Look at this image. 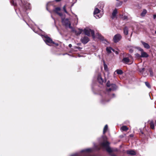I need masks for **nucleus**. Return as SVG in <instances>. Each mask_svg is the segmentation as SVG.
Segmentation results:
<instances>
[{
	"instance_id": "nucleus-23",
	"label": "nucleus",
	"mask_w": 156,
	"mask_h": 156,
	"mask_svg": "<svg viewBox=\"0 0 156 156\" xmlns=\"http://www.w3.org/2000/svg\"><path fill=\"white\" fill-rule=\"evenodd\" d=\"M150 124L151 128L153 129H154V122L153 121H151L150 122Z\"/></svg>"
},
{
	"instance_id": "nucleus-43",
	"label": "nucleus",
	"mask_w": 156,
	"mask_h": 156,
	"mask_svg": "<svg viewBox=\"0 0 156 156\" xmlns=\"http://www.w3.org/2000/svg\"><path fill=\"white\" fill-rule=\"evenodd\" d=\"M51 18L54 20V21H55V19H54L53 17H52V15H51Z\"/></svg>"
},
{
	"instance_id": "nucleus-2",
	"label": "nucleus",
	"mask_w": 156,
	"mask_h": 156,
	"mask_svg": "<svg viewBox=\"0 0 156 156\" xmlns=\"http://www.w3.org/2000/svg\"><path fill=\"white\" fill-rule=\"evenodd\" d=\"M103 7V4L102 3H99L95 8L94 12V15L96 19L100 18L102 16V15L99 13L100 10L98 8H99L101 9Z\"/></svg>"
},
{
	"instance_id": "nucleus-18",
	"label": "nucleus",
	"mask_w": 156,
	"mask_h": 156,
	"mask_svg": "<svg viewBox=\"0 0 156 156\" xmlns=\"http://www.w3.org/2000/svg\"><path fill=\"white\" fill-rule=\"evenodd\" d=\"M147 13V10L145 9H144L143 10V11L140 14L141 16L142 17H144L145 16L146 14Z\"/></svg>"
},
{
	"instance_id": "nucleus-24",
	"label": "nucleus",
	"mask_w": 156,
	"mask_h": 156,
	"mask_svg": "<svg viewBox=\"0 0 156 156\" xmlns=\"http://www.w3.org/2000/svg\"><path fill=\"white\" fill-rule=\"evenodd\" d=\"M108 125H106L105 126L104 128L103 131V133L104 134L105 133H106V132L107 131V129H108Z\"/></svg>"
},
{
	"instance_id": "nucleus-10",
	"label": "nucleus",
	"mask_w": 156,
	"mask_h": 156,
	"mask_svg": "<svg viewBox=\"0 0 156 156\" xmlns=\"http://www.w3.org/2000/svg\"><path fill=\"white\" fill-rule=\"evenodd\" d=\"M61 10V8L60 7H57L55 8L54 10V11L57 14L61 17L63 16V15L62 13L59 12Z\"/></svg>"
},
{
	"instance_id": "nucleus-12",
	"label": "nucleus",
	"mask_w": 156,
	"mask_h": 156,
	"mask_svg": "<svg viewBox=\"0 0 156 156\" xmlns=\"http://www.w3.org/2000/svg\"><path fill=\"white\" fill-rule=\"evenodd\" d=\"M141 42L144 48L147 49H148L150 48V46L148 44L146 43L143 41H141Z\"/></svg>"
},
{
	"instance_id": "nucleus-17",
	"label": "nucleus",
	"mask_w": 156,
	"mask_h": 156,
	"mask_svg": "<svg viewBox=\"0 0 156 156\" xmlns=\"http://www.w3.org/2000/svg\"><path fill=\"white\" fill-rule=\"evenodd\" d=\"M117 13V9H115L113 11L112 13V18L113 19H114V18L115 17Z\"/></svg>"
},
{
	"instance_id": "nucleus-4",
	"label": "nucleus",
	"mask_w": 156,
	"mask_h": 156,
	"mask_svg": "<svg viewBox=\"0 0 156 156\" xmlns=\"http://www.w3.org/2000/svg\"><path fill=\"white\" fill-rule=\"evenodd\" d=\"M85 34L88 36H90L91 34L93 38L95 37L94 32L93 30H91L89 28H85L83 30Z\"/></svg>"
},
{
	"instance_id": "nucleus-7",
	"label": "nucleus",
	"mask_w": 156,
	"mask_h": 156,
	"mask_svg": "<svg viewBox=\"0 0 156 156\" xmlns=\"http://www.w3.org/2000/svg\"><path fill=\"white\" fill-rule=\"evenodd\" d=\"M122 38L121 36L119 34H116L113 37V41L115 43L118 42Z\"/></svg>"
},
{
	"instance_id": "nucleus-13",
	"label": "nucleus",
	"mask_w": 156,
	"mask_h": 156,
	"mask_svg": "<svg viewBox=\"0 0 156 156\" xmlns=\"http://www.w3.org/2000/svg\"><path fill=\"white\" fill-rule=\"evenodd\" d=\"M97 80L98 82L101 84H102L104 80L102 79L100 74H98L97 77Z\"/></svg>"
},
{
	"instance_id": "nucleus-36",
	"label": "nucleus",
	"mask_w": 156,
	"mask_h": 156,
	"mask_svg": "<svg viewBox=\"0 0 156 156\" xmlns=\"http://www.w3.org/2000/svg\"><path fill=\"white\" fill-rule=\"evenodd\" d=\"M27 5H28V7H25L26 9H30V4H28Z\"/></svg>"
},
{
	"instance_id": "nucleus-50",
	"label": "nucleus",
	"mask_w": 156,
	"mask_h": 156,
	"mask_svg": "<svg viewBox=\"0 0 156 156\" xmlns=\"http://www.w3.org/2000/svg\"><path fill=\"white\" fill-rule=\"evenodd\" d=\"M155 124H156V120H155Z\"/></svg>"
},
{
	"instance_id": "nucleus-5",
	"label": "nucleus",
	"mask_w": 156,
	"mask_h": 156,
	"mask_svg": "<svg viewBox=\"0 0 156 156\" xmlns=\"http://www.w3.org/2000/svg\"><path fill=\"white\" fill-rule=\"evenodd\" d=\"M62 18V24L66 28L71 25V23L68 19H64V17L63 16L61 17Z\"/></svg>"
},
{
	"instance_id": "nucleus-31",
	"label": "nucleus",
	"mask_w": 156,
	"mask_h": 156,
	"mask_svg": "<svg viewBox=\"0 0 156 156\" xmlns=\"http://www.w3.org/2000/svg\"><path fill=\"white\" fill-rule=\"evenodd\" d=\"M144 68H142L141 69H139V72L141 73H142L144 70Z\"/></svg>"
},
{
	"instance_id": "nucleus-41",
	"label": "nucleus",
	"mask_w": 156,
	"mask_h": 156,
	"mask_svg": "<svg viewBox=\"0 0 156 156\" xmlns=\"http://www.w3.org/2000/svg\"><path fill=\"white\" fill-rule=\"evenodd\" d=\"M156 18V15L154 14L153 15V18L154 19H155Z\"/></svg>"
},
{
	"instance_id": "nucleus-49",
	"label": "nucleus",
	"mask_w": 156,
	"mask_h": 156,
	"mask_svg": "<svg viewBox=\"0 0 156 156\" xmlns=\"http://www.w3.org/2000/svg\"><path fill=\"white\" fill-rule=\"evenodd\" d=\"M155 34H156V31H155Z\"/></svg>"
},
{
	"instance_id": "nucleus-47",
	"label": "nucleus",
	"mask_w": 156,
	"mask_h": 156,
	"mask_svg": "<svg viewBox=\"0 0 156 156\" xmlns=\"http://www.w3.org/2000/svg\"><path fill=\"white\" fill-rule=\"evenodd\" d=\"M55 1H56V2H59L60 1H61V0H55Z\"/></svg>"
},
{
	"instance_id": "nucleus-21",
	"label": "nucleus",
	"mask_w": 156,
	"mask_h": 156,
	"mask_svg": "<svg viewBox=\"0 0 156 156\" xmlns=\"http://www.w3.org/2000/svg\"><path fill=\"white\" fill-rule=\"evenodd\" d=\"M121 129L123 131H126L128 129V128L126 126H123Z\"/></svg>"
},
{
	"instance_id": "nucleus-48",
	"label": "nucleus",
	"mask_w": 156,
	"mask_h": 156,
	"mask_svg": "<svg viewBox=\"0 0 156 156\" xmlns=\"http://www.w3.org/2000/svg\"><path fill=\"white\" fill-rule=\"evenodd\" d=\"M112 95H113V97H115V94H112Z\"/></svg>"
},
{
	"instance_id": "nucleus-27",
	"label": "nucleus",
	"mask_w": 156,
	"mask_h": 156,
	"mask_svg": "<svg viewBox=\"0 0 156 156\" xmlns=\"http://www.w3.org/2000/svg\"><path fill=\"white\" fill-rule=\"evenodd\" d=\"M145 84L146 85L148 88H150V87H151L150 85V84H149V83L148 82H145Z\"/></svg>"
},
{
	"instance_id": "nucleus-6",
	"label": "nucleus",
	"mask_w": 156,
	"mask_h": 156,
	"mask_svg": "<svg viewBox=\"0 0 156 156\" xmlns=\"http://www.w3.org/2000/svg\"><path fill=\"white\" fill-rule=\"evenodd\" d=\"M132 58L131 55H129L128 57H124L122 60V62L125 64H128L130 62V58Z\"/></svg>"
},
{
	"instance_id": "nucleus-45",
	"label": "nucleus",
	"mask_w": 156,
	"mask_h": 156,
	"mask_svg": "<svg viewBox=\"0 0 156 156\" xmlns=\"http://www.w3.org/2000/svg\"><path fill=\"white\" fill-rule=\"evenodd\" d=\"M111 156H116L114 154H112Z\"/></svg>"
},
{
	"instance_id": "nucleus-16",
	"label": "nucleus",
	"mask_w": 156,
	"mask_h": 156,
	"mask_svg": "<svg viewBox=\"0 0 156 156\" xmlns=\"http://www.w3.org/2000/svg\"><path fill=\"white\" fill-rule=\"evenodd\" d=\"M123 32L124 34L127 35L128 33V29L126 27H125L123 29Z\"/></svg>"
},
{
	"instance_id": "nucleus-51",
	"label": "nucleus",
	"mask_w": 156,
	"mask_h": 156,
	"mask_svg": "<svg viewBox=\"0 0 156 156\" xmlns=\"http://www.w3.org/2000/svg\"><path fill=\"white\" fill-rule=\"evenodd\" d=\"M78 18H77V21H78Z\"/></svg>"
},
{
	"instance_id": "nucleus-42",
	"label": "nucleus",
	"mask_w": 156,
	"mask_h": 156,
	"mask_svg": "<svg viewBox=\"0 0 156 156\" xmlns=\"http://www.w3.org/2000/svg\"><path fill=\"white\" fill-rule=\"evenodd\" d=\"M69 46L70 48H71L72 47V45L71 44H69Z\"/></svg>"
},
{
	"instance_id": "nucleus-38",
	"label": "nucleus",
	"mask_w": 156,
	"mask_h": 156,
	"mask_svg": "<svg viewBox=\"0 0 156 156\" xmlns=\"http://www.w3.org/2000/svg\"><path fill=\"white\" fill-rule=\"evenodd\" d=\"M127 17L126 16H124L123 17V18L124 20H126L127 19Z\"/></svg>"
},
{
	"instance_id": "nucleus-44",
	"label": "nucleus",
	"mask_w": 156,
	"mask_h": 156,
	"mask_svg": "<svg viewBox=\"0 0 156 156\" xmlns=\"http://www.w3.org/2000/svg\"><path fill=\"white\" fill-rule=\"evenodd\" d=\"M129 136H130V137H133V135H132V134H131V135H130Z\"/></svg>"
},
{
	"instance_id": "nucleus-8",
	"label": "nucleus",
	"mask_w": 156,
	"mask_h": 156,
	"mask_svg": "<svg viewBox=\"0 0 156 156\" xmlns=\"http://www.w3.org/2000/svg\"><path fill=\"white\" fill-rule=\"evenodd\" d=\"M117 87L116 85L114 84H112L111 85L110 87L109 88L107 89V90L109 92L111 90H115Z\"/></svg>"
},
{
	"instance_id": "nucleus-20",
	"label": "nucleus",
	"mask_w": 156,
	"mask_h": 156,
	"mask_svg": "<svg viewBox=\"0 0 156 156\" xmlns=\"http://www.w3.org/2000/svg\"><path fill=\"white\" fill-rule=\"evenodd\" d=\"M83 31V30H82V29H79V30L78 31H77L76 30V32H75V33L77 35H80L82 33V32Z\"/></svg>"
},
{
	"instance_id": "nucleus-39",
	"label": "nucleus",
	"mask_w": 156,
	"mask_h": 156,
	"mask_svg": "<svg viewBox=\"0 0 156 156\" xmlns=\"http://www.w3.org/2000/svg\"><path fill=\"white\" fill-rule=\"evenodd\" d=\"M20 11V13L21 14V15H22V16L23 17V20H24V19H25V17H24V16L23 15V13H22V12L20 11V10H19Z\"/></svg>"
},
{
	"instance_id": "nucleus-30",
	"label": "nucleus",
	"mask_w": 156,
	"mask_h": 156,
	"mask_svg": "<svg viewBox=\"0 0 156 156\" xmlns=\"http://www.w3.org/2000/svg\"><path fill=\"white\" fill-rule=\"evenodd\" d=\"M106 86L108 87H110L111 86L110 81H108L106 83Z\"/></svg>"
},
{
	"instance_id": "nucleus-22",
	"label": "nucleus",
	"mask_w": 156,
	"mask_h": 156,
	"mask_svg": "<svg viewBox=\"0 0 156 156\" xmlns=\"http://www.w3.org/2000/svg\"><path fill=\"white\" fill-rule=\"evenodd\" d=\"M115 72L118 74L121 75L123 73L122 71L120 69H117L115 71Z\"/></svg>"
},
{
	"instance_id": "nucleus-29",
	"label": "nucleus",
	"mask_w": 156,
	"mask_h": 156,
	"mask_svg": "<svg viewBox=\"0 0 156 156\" xmlns=\"http://www.w3.org/2000/svg\"><path fill=\"white\" fill-rule=\"evenodd\" d=\"M129 51L130 53H132L134 51L133 49V48L129 49Z\"/></svg>"
},
{
	"instance_id": "nucleus-25",
	"label": "nucleus",
	"mask_w": 156,
	"mask_h": 156,
	"mask_svg": "<svg viewBox=\"0 0 156 156\" xmlns=\"http://www.w3.org/2000/svg\"><path fill=\"white\" fill-rule=\"evenodd\" d=\"M11 4L14 6H16V3L15 2V1L13 0H12L11 1Z\"/></svg>"
},
{
	"instance_id": "nucleus-28",
	"label": "nucleus",
	"mask_w": 156,
	"mask_h": 156,
	"mask_svg": "<svg viewBox=\"0 0 156 156\" xmlns=\"http://www.w3.org/2000/svg\"><path fill=\"white\" fill-rule=\"evenodd\" d=\"M63 10L64 12L67 14H68V12L66 9V5H64L63 8Z\"/></svg>"
},
{
	"instance_id": "nucleus-40",
	"label": "nucleus",
	"mask_w": 156,
	"mask_h": 156,
	"mask_svg": "<svg viewBox=\"0 0 156 156\" xmlns=\"http://www.w3.org/2000/svg\"><path fill=\"white\" fill-rule=\"evenodd\" d=\"M104 68H105V70H106V69H107V66L106 65H104Z\"/></svg>"
},
{
	"instance_id": "nucleus-35",
	"label": "nucleus",
	"mask_w": 156,
	"mask_h": 156,
	"mask_svg": "<svg viewBox=\"0 0 156 156\" xmlns=\"http://www.w3.org/2000/svg\"><path fill=\"white\" fill-rule=\"evenodd\" d=\"M138 49L139 51H140L141 52H143V51H144V50H143V49H142V48H138Z\"/></svg>"
},
{
	"instance_id": "nucleus-11",
	"label": "nucleus",
	"mask_w": 156,
	"mask_h": 156,
	"mask_svg": "<svg viewBox=\"0 0 156 156\" xmlns=\"http://www.w3.org/2000/svg\"><path fill=\"white\" fill-rule=\"evenodd\" d=\"M127 154L130 155H135L136 154V152L133 150H129L126 151Z\"/></svg>"
},
{
	"instance_id": "nucleus-19",
	"label": "nucleus",
	"mask_w": 156,
	"mask_h": 156,
	"mask_svg": "<svg viewBox=\"0 0 156 156\" xmlns=\"http://www.w3.org/2000/svg\"><path fill=\"white\" fill-rule=\"evenodd\" d=\"M96 36L97 37L101 39L102 40H103L104 38L101 35V34H99V33H97L96 34Z\"/></svg>"
},
{
	"instance_id": "nucleus-1",
	"label": "nucleus",
	"mask_w": 156,
	"mask_h": 156,
	"mask_svg": "<svg viewBox=\"0 0 156 156\" xmlns=\"http://www.w3.org/2000/svg\"><path fill=\"white\" fill-rule=\"evenodd\" d=\"M110 143L107 141L103 140L100 143L98 146L94 145V147L89 148L81 150L80 153H76L72 154L70 156H93L91 154L94 151V149L98 150L100 149H105L109 153L111 152L112 151L109 147Z\"/></svg>"
},
{
	"instance_id": "nucleus-46",
	"label": "nucleus",
	"mask_w": 156,
	"mask_h": 156,
	"mask_svg": "<svg viewBox=\"0 0 156 156\" xmlns=\"http://www.w3.org/2000/svg\"><path fill=\"white\" fill-rule=\"evenodd\" d=\"M101 103H103V104H104V103H105V102H104L103 101H101Z\"/></svg>"
},
{
	"instance_id": "nucleus-26",
	"label": "nucleus",
	"mask_w": 156,
	"mask_h": 156,
	"mask_svg": "<svg viewBox=\"0 0 156 156\" xmlns=\"http://www.w3.org/2000/svg\"><path fill=\"white\" fill-rule=\"evenodd\" d=\"M68 28L71 29L72 31L74 33L76 32V30H75V29L73 27H71V25L69 26Z\"/></svg>"
},
{
	"instance_id": "nucleus-3",
	"label": "nucleus",
	"mask_w": 156,
	"mask_h": 156,
	"mask_svg": "<svg viewBox=\"0 0 156 156\" xmlns=\"http://www.w3.org/2000/svg\"><path fill=\"white\" fill-rule=\"evenodd\" d=\"M41 36L43 40L49 46H51L52 44H55L56 46H58V44L55 43L50 38L48 37L47 35L43 36L42 35H41Z\"/></svg>"
},
{
	"instance_id": "nucleus-37",
	"label": "nucleus",
	"mask_w": 156,
	"mask_h": 156,
	"mask_svg": "<svg viewBox=\"0 0 156 156\" xmlns=\"http://www.w3.org/2000/svg\"><path fill=\"white\" fill-rule=\"evenodd\" d=\"M135 55L137 57H139V58L141 57V55L138 53L136 54H135Z\"/></svg>"
},
{
	"instance_id": "nucleus-9",
	"label": "nucleus",
	"mask_w": 156,
	"mask_h": 156,
	"mask_svg": "<svg viewBox=\"0 0 156 156\" xmlns=\"http://www.w3.org/2000/svg\"><path fill=\"white\" fill-rule=\"evenodd\" d=\"M89 41L88 37L86 36H84L81 39V42L83 44H87Z\"/></svg>"
},
{
	"instance_id": "nucleus-32",
	"label": "nucleus",
	"mask_w": 156,
	"mask_h": 156,
	"mask_svg": "<svg viewBox=\"0 0 156 156\" xmlns=\"http://www.w3.org/2000/svg\"><path fill=\"white\" fill-rule=\"evenodd\" d=\"M74 48H75V49H79L80 50L81 49H82V48H81V47H79L75 46L74 47Z\"/></svg>"
},
{
	"instance_id": "nucleus-14",
	"label": "nucleus",
	"mask_w": 156,
	"mask_h": 156,
	"mask_svg": "<svg viewBox=\"0 0 156 156\" xmlns=\"http://www.w3.org/2000/svg\"><path fill=\"white\" fill-rule=\"evenodd\" d=\"M141 57L142 58H147L149 56L144 51L141 53Z\"/></svg>"
},
{
	"instance_id": "nucleus-33",
	"label": "nucleus",
	"mask_w": 156,
	"mask_h": 156,
	"mask_svg": "<svg viewBox=\"0 0 156 156\" xmlns=\"http://www.w3.org/2000/svg\"><path fill=\"white\" fill-rule=\"evenodd\" d=\"M113 51L114 52L116 55H118L119 54V52L118 51H116L113 49Z\"/></svg>"
},
{
	"instance_id": "nucleus-34",
	"label": "nucleus",
	"mask_w": 156,
	"mask_h": 156,
	"mask_svg": "<svg viewBox=\"0 0 156 156\" xmlns=\"http://www.w3.org/2000/svg\"><path fill=\"white\" fill-rule=\"evenodd\" d=\"M150 72V75L151 76H153V72L152 70H149Z\"/></svg>"
},
{
	"instance_id": "nucleus-52",
	"label": "nucleus",
	"mask_w": 156,
	"mask_h": 156,
	"mask_svg": "<svg viewBox=\"0 0 156 156\" xmlns=\"http://www.w3.org/2000/svg\"><path fill=\"white\" fill-rule=\"evenodd\" d=\"M78 44V45H80V44Z\"/></svg>"
},
{
	"instance_id": "nucleus-15",
	"label": "nucleus",
	"mask_w": 156,
	"mask_h": 156,
	"mask_svg": "<svg viewBox=\"0 0 156 156\" xmlns=\"http://www.w3.org/2000/svg\"><path fill=\"white\" fill-rule=\"evenodd\" d=\"M113 49H112L111 47H107L106 50L107 53L108 54H109L111 53L112 51H113Z\"/></svg>"
}]
</instances>
